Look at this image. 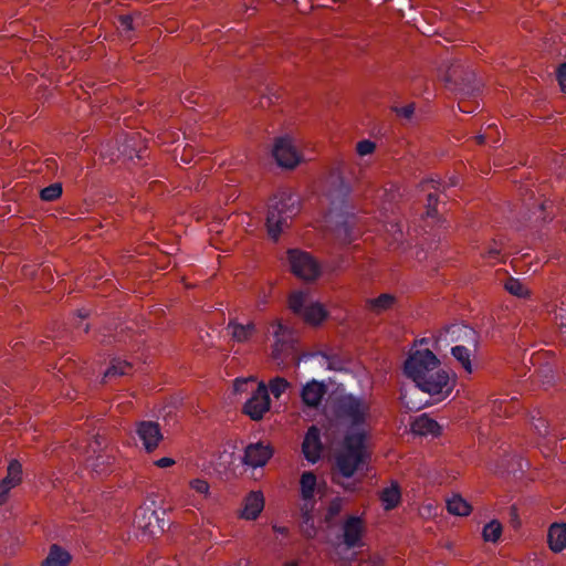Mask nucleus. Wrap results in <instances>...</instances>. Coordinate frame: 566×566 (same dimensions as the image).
Instances as JSON below:
<instances>
[{"mask_svg": "<svg viewBox=\"0 0 566 566\" xmlns=\"http://www.w3.org/2000/svg\"><path fill=\"white\" fill-rule=\"evenodd\" d=\"M548 543L553 552H562L566 547V525L553 524L548 531Z\"/></svg>", "mask_w": 566, "mask_h": 566, "instance_id": "4be33fe9", "label": "nucleus"}, {"mask_svg": "<svg viewBox=\"0 0 566 566\" xmlns=\"http://www.w3.org/2000/svg\"><path fill=\"white\" fill-rule=\"evenodd\" d=\"M440 185L439 181L436 180H426L421 184L422 190H429V189H438V186Z\"/></svg>", "mask_w": 566, "mask_h": 566, "instance_id": "603ef678", "label": "nucleus"}, {"mask_svg": "<svg viewBox=\"0 0 566 566\" xmlns=\"http://www.w3.org/2000/svg\"><path fill=\"white\" fill-rule=\"evenodd\" d=\"M71 559L67 552L61 549L59 546L51 547L49 556L42 562V566H66Z\"/></svg>", "mask_w": 566, "mask_h": 566, "instance_id": "a878e982", "label": "nucleus"}, {"mask_svg": "<svg viewBox=\"0 0 566 566\" xmlns=\"http://www.w3.org/2000/svg\"><path fill=\"white\" fill-rule=\"evenodd\" d=\"M493 127H494V124H490L486 127V130L484 134H480V135L475 136L474 139H475L476 144L483 145L488 138H491L490 132L493 129Z\"/></svg>", "mask_w": 566, "mask_h": 566, "instance_id": "09e8293b", "label": "nucleus"}, {"mask_svg": "<svg viewBox=\"0 0 566 566\" xmlns=\"http://www.w3.org/2000/svg\"><path fill=\"white\" fill-rule=\"evenodd\" d=\"M394 111L397 114V116L409 119L413 115L415 104L411 103L402 107H394Z\"/></svg>", "mask_w": 566, "mask_h": 566, "instance_id": "a18cd8bd", "label": "nucleus"}, {"mask_svg": "<svg viewBox=\"0 0 566 566\" xmlns=\"http://www.w3.org/2000/svg\"><path fill=\"white\" fill-rule=\"evenodd\" d=\"M537 376L541 378V381L544 386H549L554 382V369L549 365L541 367L537 371Z\"/></svg>", "mask_w": 566, "mask_h": 566, "instance_id": "e433bc0d", "label": "nucleus"}, {"mask_svg": "<svg viewBox=\"0 0 566 566\" xmlns=\"http://www.w3.org/2000/svg\"><path fill=\"white\" fill-rule=\"evenodd\" d=\"M300 484L303 500L311 504V501L314 497L315 489L317 488L319 490L316 475L311 471L303 472L301 475Z\"/></svg>", "mask_w": 566, "mask_h": 566, "instance_id": "5701e85b", "label": "nucleus"}, {"mask_svg": "<svg viewBox=\"0 0 566 566\" xmlns=\"http://www.w3.org/2000/svg\"><path fill=\"white\" fill-rule=\"evenodd\" d=\"M105 463H106L105 458L102 455H98L96 458H92V459L87 460V467L99 474H102L106 471V469L103 467Z\"/></svg>", "mask_w": 566, "mask_h": 566, "instance_id": "ea45409f", "label": "nucleus"}, {"mask_svg": "<svg viewBox=\"0 0 566 566\" xmlns=\"http://www.w3.org/2000/svg\"><path fill=\"white\" fill-rule=\"evenodd\" d=\"M333 214H334V209H331V211H329V219H331V221H333Z\"/></svg>", "mask_w": 566, "mask_h": 566, "instance_id": "0e129e2a", "label": "nucleus"}, {"mask_svg": "<svg viewBox=\"0 0 566 566\" xmlns=\"http://www.w3.org/2000/svg\"><path fill=\"white\" fill-rule=\"evenodd\" d=\"M289 307L297 315H302L304 321L312 325H318L323 322L327 312L321 304H311L305 306V294L301 291H296L290 294Z\"/></svg>", "mask_w": 566, "mask_h": 566, "instance_id": "423d86ee", "label": "nucleus"}, {"mask_svg": "<svg viewBox=\"0 0 566 566\" xmlns=\"http://www.w3.org/2000/svg\"><path fill=\"white\" fill-rule=\"evenodd\" d=\"M190 488L197 493L207 495L209 492V484L207 481L201 479H195L189 483Z\"/></svg>", "mask_w": 566, "mask_h": 566, "instance_id": "37998d69", "label": "nucleus"}, {"mask_svg": "<svg viewBox=\"0 0 566 566\" xmlns=\"http://www.w3.org/2000/svg\"><path fill=\"white\" fill-rule=\"evenodd\" d=\"M323 446L321 442L319 429L315 426L310 427L307 430L304 441L302 443V451L304 457L310 462H316L321 458Z\"/></svg>", "mask_w": 566, "mask_h": 566, "instance_id": "dca6fc26", "label": "nucleus"}, {"mask_svg": "<svg viewBox=\"0 0 566 566\" xmlns=\"http://www.w3.org/2000/svg\"><path fill=\"white\" fill-rule=\"evenodd\" d=\"M273 530H274V532L283 534V535L287 534V532H289V530L286 527L277 526V525H274Z\"/></svg>", "mask_w": 566, "mask_h": 566, "instance_id": "5fc2aeb1", "label": "nucleus"}, {"mask_svg": "<svg viewBox=\"0 0 566 566\" xmlns=\"http://www.w3.org/2000/svg\"><path fill=\"white\" fill-rule=\"evenodd\" d=\"M458 184L457 179L455 178H451L450 179V185L451 186H455Z\"/></svg>", "mask_w": 566, "mask_h": 566, "instance_id": "052dcab7", "label": "nucleus"}, {"mask_svg": "<svg viewBox=\"0 0 566 566\" xmlns=\"http://www.w3.org/2000/svg\"><path fill=\"white\" fill-rule=\"evenodd\" d=\"M300 198L297 195L283 190L270 199L268 205L266 228L269 235L277 240L287 220L300 212Z\"/></svg>", "mask_w": 566, "mask_h": 566, "instance_id": "f03ea898", "label": "nucleus"}, {"mask_svg": "<svg viewBox=\"0 0 566 566\" xmlns=\"http://www.w3.org/2000/svg\"><path fill=\"white\" fill-rule=\"evenodd\" d=\"M395 191H397V192H398V189H397V190H395V189L391 187V189H390V198H391V200H396V197H397V196H396Z\"/></svg>", "mask_w": 566, "mask_h": 566, "instance_id": "13d9d810", "label": "nucleus"}, {"mask_svg": "<svg viewBox=\"0 0 566 566\" xmlns=\"http://www.w3.org/2000/svg\"><path fill=\"white\" fill-rule=\"evenodd\" d=\"M290 386L289 381L284 378L276 377L270 381V389L274 397H280L281 394Z\"/></svg>", "mask_w": 566, "mask_h": 566, "instance_id": "c9c22d12", "label": "nucleus"}, {"mask_svg": "<svg viewBox=\"0 0 566 566\" xmlns=\"http://www.w3.org/2000/svg\"><path fill=\"white\" fill-rule=\"evenodd\" d=\"M271 327L273 328V336L275 337V343L272 348V358L277 360L282 358L283 354L292 352L296 336L295 333L283 325L281 321H274Z\"/></svg>", "mask_w": 566, "mask_h": 566, "instance_id": "6e6552de", "label": "nucleus"}, {"mask_svg": "<svg viewBox=\"0 0 566 566\" xmlns=\"http://www.w3.org/2000/svg\"><path fill=\"white\" fill-rule=\"evenodd\" d=\"M449 332H452V334H455V333L461 334V333H463L464 335H468V334L472 335V334H474L473 329L469 328L468 326H455V325H453V326H446L440 332V334H439L437 339H440L442 337L443 333H449Z\"/></svg>", "mask_w": 566, "mask_h": 566, "instance_id": "79ce46f5", "label": "nucleus"}, {"mask_svg": "<svg viewBox=\"0 0 566 566\" xmlns=\"http://www.w3.org/2000/svg\"><path fill=\"white\" fill-rule=\"evenodd\" d=\"M557 80L562 91L566 93V63L559 65L557 70Z\"/></svg>", "mask_w": 566, "mask_h": 566, "instance_id": "49530a36", "label": "nucleus"}, {"mask_svg": "<svg viewBox=\"0 0 566 566\" xmlns=\"http://www.w3.org/2000/svg\"><path fill=\"white\" fill-rule=\"evenodd\" d=\"M365 531V523L361 517L348 516L343 525L344 543L348 548L359 547Z\"/></svg>", "mask_w": 566, "mask_h": 566, "instance_id": "ddd939ff", "label": "nucleus"}, {"mask_svg": "<svg viewBox=\"0 0 566 566\" xmlns=\"http://www.w3.org/2000/svg\"><path fill=\"white\" fill-rule=\"evenodd\" d=\"M227 328L232 331V338L239 343L249 340L251 336L256 332L255 325L252 322L243 325L234 321H230Z\"/></svg>", "mask_w": 566, "mask_h": 566, "instance_id": "b1692460", "label": "nucleus"}, {"mask_svg": "<svg viewBox=\"0 0 566 566\" xmlns=\"http://www.w3.org/2000/svg\"><path fill=\"white\" fill-rule=\"evenodd\" d=\"M458 106L461 112L470 114L473 113L475 108H478L479 103L476 101L465 98V96L463 95V97L459 99Z\"/></svg>", "mask_w": 566, "mask_h": 566, "instance_id": "58836bf2", "label": "nucleus"}, {"mask_svg": "<svg viewBox=\"0 0 566 566\" xmlns=\"http://www.w3.org/2000/svg\"><path fill=\"white\" fill-rule=\"evenodd\" d=\"M283 566H298L296 562H287Z\"/></svg>", "mask_w": 566, "mask_h": 566, "instance_id": "bf43d9fd", "label": "nucleus"}, {"mask_svg": "<svg viewBox=\"0 0 566 566\" xmlns=\"http://www.w3.org/2000/svg\"><path fill=\"white\" fill-rule=\"evenodd\" d=\"M439 199L438 197L432 193V192H429L428 196H427V216L428 217H436L438 211H437V203H438Z\"/></svg>", "mask_w": 566, "mask_h": 566, "instance_id": "a19ab883", "label": "nucleus"}, {"mask_svg": "<svg viewBox=\"0 0 566 566\" xmlns=\"http://www.w3.org/2000/svg\"><path fill=\"white\" fill-rule=\"evenodd\" d=\"M365 433L356 432L347 434L345 448L336 458L337 471L333 472V481L347 491H355L357 482L345 483L343 479H349L363 468L369 454L365 448Z\"/></svg>", "mask_w": 566, "mask_h": 566, "instance_id": "f257e3e1", "label": "nucleus"}, {"mask_svg": "<svg viewBox=\"0 0 566 566\" xmlns=\"http://www.w3.org/2000/svg\"><path fill=\"white\" fill-rule=\"evenodd\" d=\"M440 361L430 349L416 350L405 361V374L416 384L438 368Z\"/></svg>", "mask_w": 566, "mask_h": 566, "instance_id": "20e7f679", "label": "nucleus"}, {"mask_svg": "<svg viewBox=\"0 0 566 566\" xmlns=\"http://www.w3.org/2000/svg\"><path fill=\"white\" fill-rule=\"evenodd\" d=\"M396 302V298L394 295L384 293L380 294L378 297L368 300L367 304L368 307L376 314H379L384 311L389 310Z\"/></svg>", "mask_w": 566, "mask_h": 566, "instance_id": "bb28decb", "label": "nucleus"}, {"mask_svg": "<svg viewBox=\"0 0 566 566\" xmlns=\"http://www.w3.org/2000/svg\"><path fill=\"white\" fill-rule=\"evenodd\" d=\"M136 432L148 453L157 449L159 441L163 440L160 427L154 421H140L137 423Z\"/></svg>", "mask_w": 566, "mask_h": 566, "instance_id": "f8f14e48", "label": "nucleus"}, {"mask_svg": "<svg viewBox=\"0 0 566 566\" xmlns=\"http://www.w3.org/2000/svg\"><path fill=\"white\" fill-rule=\"evenodd\" d=\"M495 126L493 127V129L490 132L491 133V138L490 139H493L494 142H497V139L495 138V134H497V130H495Z\"/></svg>", "mask_w": 566, "mask_h": 566, "instance_id": "4d7b16f0", "label": "nucleus"}, {"mask_svg": "<svg viewBox=\"0 0 566 566\" xmlns=\"http://www.w3.org/2000/svg\"><path fill=\"white\" fill-rule=\"evenodd\" d=\"M453 357L462 365L463 369L468 373H472V364L470 359L469 349L464 346H454L452 347Z\"/></svg>", "mask_w": 566, "mask_h": 566, "instance_id": "7c9ffc66", "label": "nucleus"}, {"mask_svg": "<svg viewBox=\"0 0 566 566\" xmlns=\"http://www.w3.org/2000/svg\"><path fill=\"white\" fill-rule=\"evenodd\" d=\"M342 220L335 221V234L343 243H350L355 239L356 217L354 214L340 216Z\"/></svg>", "mask_w": 566, "mask_h": 566, "instance_id": "a211bd4d", "label": "nucleus"}, {"mask_svg": "<svg viewBox=\"0 0 566 566\" xmlns=\"http://www.w3.org/2000/svg\"><path fill=\"white\" fill-rule=\"evenodd\" d=\"M292 273L304 281H314L321 274L318 262L307 252L291 249L287 251Z\"/></svg>", "mask_w": 566, "mask_h": 566, "instance_id": "39448f33", "label": "nucleus"}, {"mask_svg": "<svg viewBox=\"0 0 566 566\" xmlns=\"http://www.w3.org/2000/svg\"><path fill=\"white\" fill-rule=\"evenodd\" d=\"M504 413H505V415H509V413H511V412L505 408V409H504Z\"/></svg>", "mask_w": 566, "mask_h": 566, "instance_id": "69168bd1", "label": "nucleus"}, {"mask_svg": "<svg viewBox=\"0 0 566 566\" xmlns=\"http://www.w3.org/2000/svg\"><path fill=\"white\" fill-rule=\"evenodd\" d=\"M325 392V385L313 380L303 388L302 399L305 405L310 407H317Z\"/></svg>", "mask_w": 566, "mask_h": 566, "instance_id": "6ab92c4d", "label": "nucleus"}, {"mask_svg": "<svg viewBox=\"0 0 566 566\" xmlns=\"http://www.w3.org/2000/svg\"><path fill=\"white\" fill-rule=\"evenodd\" d=\"M272 153L279 166L284 168H294L300 161V156L287 137L276 138Z\"/></svg>", "mask_w": 566, "mask_h": 566, "instance_id": "9d476101", "label": "nucleus"}, {"mask_svg": "<svg viewBox=\"0 0 566 566\" xmlns=\"http://www.w3.org/2000/svg\"><path fill=\"white\" fill-rule=\"evenodd\" d=\"M411 430L418 436H436L439 433L440 426L436 420L431 419L427 415H421L412 421Z\"/></svg>", "mask_w": 566, "mask_h": 566, "instance_id": "412c9836", "label": "nucleus"}, {"mask_svg": "<svg viewBox=\"0 0 566 566\" xmlns=\"http://www.w3.org/2000/svg\"><path fill=\"white\" fill-rule=\"evenodd\" d=\"M417 387L430 395L442 394L443 389L449 385V375L444 370L434 369L428 376L418 381Z\"/></svg>", "mask_w": 566, "mask_h": 566, "instance_id": "2eb2a0df", "label": "nucleus"}, {"mask_svg": "<svg viewBox=\"0 0 566 566\" xmlns=\"http://www.w3.org/2000/svg\"><path fill=\"white\" fill-rule=\"evenodd\" d=\"M495 126L493 127V129L490 132L491 133V138L490 139H493L494 142H497V139L495 138V134H497V130H495Z\"/></svg>", "mask_w": 566, "mask_h": 566, "instance_id": "6e6d98bb", "label": "nucleus"}, {"mask_svg": "<svg viewBox=\"0 0 566 566\" xmlns=\"http://www.w3.org/2000/svg\"><path fill=\"white\" fill-rule=\"evenodd\" d=\"M538 422L539 423L535 424V429L537 430V432L539 434H546L547 433V427H546L545 422L543 420H541V419H538Z\"/></svg>", "mask_w": 566, "mask_h": 566, "instance_id": "864d4df0", "label": "nucleus"}, {"mask_svg": "<svg viewBox=\"0 0 566 566\" xmlns=\"http://www.w3.org/2000/svg\"><path fill=\"white\" fill-rule=\"evenodd\" d=\"M504 287L510 294L517 297H527L530 294L527 287L514 277H509L505 281Z\"/></svg>", "mask_w": 566, "mask_h": 566, "instance_id": "473e14b6", "label": "nucleus"}, {"mask_svg": "<svg viewBox=\"0 0 566 566\" xmlns=\"http://www.w3.org/2000/svg\"><path fill=\"white\" fill-rule=\"evenodd\" d=\"M158 468H168L175 464V460L171 458H161L155 462Z\"/></svg>", "mask_w": 566, "mask_h": 566, "instance_id": "8fccbe9b", "label": "nucleus"}, {"mask_svg": "<svg viewBox=\"0 0 566 566\" xmlns=\"http://www.w3.org/2000/svg\"><path fill=\"white\" fill-rule=\"evenodd\" d=\"M374 149L375 144L370 140H360L356 146V150L360 156L371 154Z\"/></svg>", "mask_w": 566, "mask_h": 566, "instance_id": "c03bdc74", "label": "nucleus"}, {"mask_svg": "<svg viewBox=\"0 0 566 566\" xmlns=\"http://www.w3.org/2000/svg\"><path fill=\"white\" fill-rule=\"evenodd\" d=\"M272 454L273 450L269 444L263 442L251 443L245 448L243 462L253 468L263 467Z\"/></svg>", "mask_w": 566, "mask_h": 566, "instance_id": "4468645a", "label": "nucleus"}, {"mask_svg": "<svg viewBox=\"0 0 566 566\" xmlns=\"http://www.w3.org/2000/svg\"><path fill=\"white\" fill-rule=\"evenodd\" d=\"M381 501L385 503L386 510H391L400 502V490L398 484H392L390 488H386L381 492Z\"/></svg>", "mask_w": 566, "mask_h": 566, "instance_id": "c85d7f7f", "label": "nucleus"}, {"mask_svg": "<svg viewBox=\"0 0 566 566\" xmlns=\"http://www.w3.org/2000/svg\"><path fill=\"white\" fill-rule=\"evenodd\" d=\"M270 408V397L264 384H260L253 396L243 406V412L252 420H261Z\"/></svg>", "mask_w": 566, "mask_h": 566, "instance_id": "1a4fd4ad", "label": "nucleus"}, {"mask_svg": "<svg viewBox=\"0 0 566 566\" xmlns=\"http://www.w3.org/2000/svg\"><path fill=\"white\" fill-rule=\"evenodd\" d=\"M327 186V196L332 200V205H336L337 202L344 203L345 198L349 193V186L345 182L343 172L339 167L333 168L329 171V175L326 180Z\"/></svg>", "mask_w": 566, "mask_h": 566, "instance_id": "9b49d317", "label": "nucleus"}, {"mask_svg": "<svg viewBox=\"0 0 566 566\" xmlns=\"http://www.w3.org/2000/svg\"><path fill=\"white\" fill-rule=\"evenodd\" d=\"M555 324L563 331H566V306L562 303V306L556 307L554 311Z\"/></svg>", "mask_w": 566, "mask_h": 566, "instance_id": "4c0bfd02", "label": "nucleus"}, {"mask_svg": "<svg viewBox=\"0 0 566 566\" xmlns=\"http://www.w3.org/2000/svg\"><path fill=\"white\" fill-rule=\"evenodd\" d=\"M22 468L19 461L12 460L8 465L7 476L0 481V503L6 500V496L11 488L15 486L21 481Z\"/></svg>", "mask_w": 566, "mask_h": 566, "instance_id": "f3484780", "label": "nucleus"}, {"mask_svg": "<svg viewBox=\"0 0 566 566\" xmlns=\"http://www.w3.org/2000/svg\"><path fill=\"white\" fill-rule=\"evenodd\" d=\"M367 409V406L361 400L353 396L340 397L335 405L336 416L350 422L353 426H358L365 421Z\"/></svg>", "mask_w": 566, "mask_h": 566, "instance_id": "0eeeda50", "label": "nucleus"}, {"mask_svg": "<svg viewBox=\"0 0 566 566\" xmlns=\"http://www.w3.org/2000/svg\"><path fill=\"white\" fill-rule=\"evenodd\" d=\"M342 507H343L342 499L336 497L333 501H331V503L327 507L326 515H325V522L328 525L333 524L334 518L342 512Z\"/></svg>", "mask_w": 566, "mask_h": 566, "instance_id": "f704fd0d", "label": "nucleus"}, {"mask_svg": "<svg viewBox=\"0 0 566 566\" xmlns=\"http://www.w3.org/2000/svg\"><path fill=\"white\" fill-rule=\"evenodd\" d=\"M501 253V249L497 248L496 242H494V245L490 247L486 254L489 259H496Z\"/></svg>", "mask_w": 566, "mask_h": 566, "instance_id": "3c124183", "label": "nucleus"}, {"mask_svg": "<svg viewBox=\"0 0 566 566\" xmlns=\"http://www.w3.org/2000/svg\"><path fill=\"white\" fill-rule=\"evenodd\" d=\"M446 87L464 96H475L481 83L476 80L474 71L460 61H453L446 66L442 73Z\"/></svg>", "mask_w": 566, "mask_h": 566, "instance_id": "7ed1b4c3", "label": "nucleus"}, {"mask_svg": "<svg viewBox=\"0 0 566 566\" xmlns=\"http://www.w3.org/2000/svg\"><path fill=\"white\" fill-rule=\"evenodd\" d=\"M132 368L133 367L129 363L114 359L112 365L105 371L104 378L128 375Z\"/></svg>", "mask_w": 566, "mask_h": 566, "instance_id": "2f4dec72", "label": "nucleus"}, {"mask_svg": "<svg viewBox=\"0 0 566 566\" xmlns=\"http://www.w3.org/2000/svg\"><path fill=\"white\" fill-rule=\"evenodd\" d=\"M62 195V185L60 182L52 184L43 188L40 198L44 201H54Z\"/></svg>", "mask_w": 566, "mask_h": 566, "instance_id": "72a5a7b5", "label": "nucleus"}, {"mask_svg": "<svg viewBox=\"0 0 566 566\" xmlns=\"http://www.w3.org/2000/svg\"><path fill=\"white\" fill-rule=\"evenodd\" d=\"M264 507V499L260 492H251L244 502L242 516L247 520H255Z\"/></svg>", "mask_w": 566, "mask_h": 566, "instance_id": "aec40b11", "label": "nucleus"}, {"mask_svg": "<svg viewBox=\"0 0 566 566\" xmlns=\"http://www.w3.org/2000/svg\"><path fill=\"white\" fill-rule=\"evenodd\" d=\"M449 513L459 516H467L471 512V505L464 501L460 495H453L447 502Z\"/></svg>", "mask_w": 566, "mask_h": 566, "instance_id": "cd10ccee", "label": "nucleus"}, {"mask_svg": "<svg viewBox=\"0 0 566 566\" xmlns=\"http://www.w3.org/2000/svg\"><path fill=\"white\" fill-rule=\"evenodd\" d=\"M314 507V503H305L302 507V521H301V531L302 533L312 538L316 535V528L314 527V520L312 515V510Z\"/></svg>", "mask_w": 566, "mask_h": 566, "instance_id": "393cba45", "label": "nucleus"}, {"mask_svg": "<svg viewBox=\"0 0 566 566\" xmlns=\"http://www.w3.org/2000/svg\"><path fill=\"white\" fill-rule=\"evenodd\" d=\"M502 405H503V401H500L499 403L495 402V406H497L499 411H502Z\"/></svg>", "mask_w": 566, "mask_h": 566, "instance_id": "680f3d73", "label": "nucleus"}, {"mask_svg": "<svg viewBox=\"0 0 566 566\" xmlns=\"http://www.w3.org/2000/svg\"><path fill=\"white\" fill-rule=\"evenodd\" d=\"M502 524L497 520H492L483 527V538L486 542L495 543L502 535Z\"/></svg>", "mask_w": 566, "mask_h": 566, "instance_id": "c756f323", "label": "nucleus"}, {"mask_svg": "<svg viewBox=\"0 0 566 566\" xmlns=\"http://www.w3.org/2000/svg\"><path fill=\"white\" fill-rule=\"evenodd\" d=\"M119 24L120 27L125 30V31H132L134 30V18L129 14H125V15H120L119 19Z\"/></svg>", "mask_w": 566, "mask_h": 566, "instance_id": "de8ad7c7", "label": "nucleus"}, {"mask_svg": "<svg viewBox=\"0 0 566 566\" xmlns=\"http://www.w3.org/2000/svg\"><path fill=\"white\" fill-rule=\"evenodd\" d=\"M78 315H80L81 318H85L87 316V313L80 312Z\"/></svg>", "mask_w": 566, "mask_h": 566, "instance_id": "e2e57ef3", "label": "nucleus"}]
</instances>
